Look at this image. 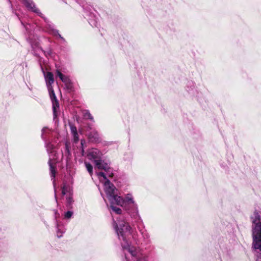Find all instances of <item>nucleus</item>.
<instances>
[{
	"mask_svg": "<svg viewBox=\"0 0 261 261\" xmlns=\"http://www.w3.org/2000/svg\"><path fill=\"white\" fill-rule=\"evenodd\" d=\"M57 76H59L60 79L65 84H68L71 81L70 79L68 76L62 74L60 71H57Z\"/></svg>",
	"mask_w": 261,
	"mask_h": 261,
	"instance_id": "nucleus-13",
	"label": "nucleus"
},
{
	"mask_svg": "<svg viewBox=\"0 0 261 261\" xmlns=\"http://www.w3.org/2000/svg\"><path fill=\"white\" fill-rule=\"evenodd\" d=\"M46 150L49 155L48 164L49 166L50 176L51 179L55 177L56 170L55 164L58 162V155L55 149V146L51 143H48L46 145Z\"/></svg>",
	"mask_w": 261,
	"mask_h": 261,
	"instance_id": "nucleus-5",
	"label": "nucleus"
},
{
	"mask_svg": "<svg viewBox=\"0 0 261 261\" xmlns=\"http://www.w3.org/2000/svg\"><path fill=\"white\" fill-rule=\"evenodd\" d=\"M94 135L95 136V138H97L98 134H97V133L96 132L95 133Z\"/></svg>",
	"mask_w": 261,
	"mask_h": 261,
	"instance_id": "nucleus-28",
	"label": "nucleus"
},
{
	"mask_svg": "<svg viewBox=\"0 0 261 261\" xmlns=\"http://www.w3.org/2000/svg\"><path fill=\"white\" fill-rule=\"evenodd\" d=\"M66 199L67 206H70L73 202L72 197L71 196H69L66 198Z\"/></svg>",
	"mask_w": 261,
	"mask_h": 261,
	"instance_id": "nucleus-19",
	"label": "nucleus"
},
{
	"mask_svg": "<svg viewBox=\"0 0 261 261\" xmlns=\"http://www.w3.org/2000/svg\"><path fill=\"white\" fill-rule=\"evenodd\" d=\"M110 204H111L110 207L113 212H114L117 214H121V213L122 212V210L121 208L114 206V205L115 204H112V203H110Z\"/></svg>",
	"mask_w": 261,
	"mask_h": 261,
	"instance_id": "nucleus-15",
	"label": "nucleus"
},
{
	"mask_svg": "<svg viewBox=\"0 0 261 261\" xmlns=\"http://www.w3.org/2000/svg\"><path fill=\"white\" fill-rule=\"evenodd\" d=\"M70 143L69 141H66L65 142V148L63 151V156H65L66 159V160L68 161L70 159L71 156V153L70 150Z\"/></svg>",
	"mask_w": 261,
	"mask_h": 261,
	"instance_id": "nucleus-11",
	"label": "nucleus"
},
{
	"mask_svg": "<svg viewBox=\"0 0 261 261\" xmlns=\"http://www.w3.org/2000/svg\"><path fill=\"white\" fill-rule=\"evenodd\" d=\"M70 130L72 134L77 133L76 128L73 125H70Z\"/></svg>",
	"mask_w": 261,
	"mask_h": 261,
	"instance_id": "nucleus-21",
	"label": "nucleus"
},
{
	"mask_svg": "<svg viewBox=\"0 0 261 261\" xmlns=\"http://www.w3.org/2000/svg\"><path fill=\"white\" fill-rule=\"evenodd\" d=\"M95 165L98 169L105 170L107 172L108 175L112 176L113 173L111 172L110 165L102 161L101 159Z\"/></svg>",
	"mask_w": 261,
	"mask_h": 261,
	"instance_id": "nucleus-9",
	"label": "nucleus"
},
{
	"mask_svg": "<svg viewBox=\"0 0 261 261\" xmlns=\"http://www.w3.org/2000/svg\"><path fill=\"white\" fill-rule=\"evenodd\" d=\"M85 165L86 166V168L90 174V175H92L93 174V167L89 163L87 162H85Z\"/></svg>",
	"mask_w": 261,
	"mask_h": 261,
	"instance_id": "nucleus-16",
	"label": "nucleus"
},
{
	"mask_svg": "<svg viewBox=\"0 0 261 261\" xmlns=\"http://www.w3.org/2000/svg\"><path fill=\"white\" fill-rule=\"evenodd\" d=\"M48 90L49 92L50 98L52 101L54 115L55 117H56L57 116V109L59 107V104L56 96L53 87H49Z\"/></svg>",
	"mask_w": 261,
	"mask_h": 261,
	"instance_id": "nucleus-8",
	"label": "nucleus"
},
{
	"mask_svg": "<svg viewBox=\"0 0 261 261\" xmlns=\"http://www.w3.org/2000/svg\"><path fill=\"white\" fill-rule=\"evenodd\" d=\"M114 204L123 207L132 218L136 220L139 223H142V220L139 214L138 205L135 202L131 194L125 195L124 198L119 196L116 197V202H114Z\"/></svg>",
	"mask_w": 261,
	"mask_h": 261,
	"instance_id": "nucleus-3",
	"label": "nucleus"
},
{
	"mask_svg": "<svg viewBox=\"0 0 261 261\" xmlns=\"http://www.w3.org/2000/svg\"><path fill=\"white\" fill-rule=\"evenodd\" d=\"M48 131V129L46 127H44L42 129L41 137L43 139L44 138V134Z\"/></svg>",
	"mask_w": 261,
	"mask_h": 261,
	"instance_id": "nucleus-23",
	"label": "nucleus"
},
{
	"mask_svg": "<svg viewBox=\"0 0 261 261\" xmlns=\"http://www.w3.org/2000/svg\"><path fill=\"white\" fill-rule=\"evenodd\" d=\"M96 174L100 181L102 182L101 178L105 180L103 184L104 191L110 203L114 204V202H116V197H118L117 189L113 184L107 179L106 174L104 172H96Z\"/></svg>",
	"mask_w": 261,
	"mask_h": 261,
	"instance_id": "nucleus-4",
	"label": "nucleus"
},
{
	"mask_svg": "<svg viewBox=\"0 0 261 261\" xmlns=\"http://www.w3.org/2000/svg\"><path fill=\"white\" fill-rule=\"evenodd\" d=\"M85 141L84 140H82L81 141V145H82V147L83 146L84 144L85 143Z\"/></svg>",
	"mask_w": 261,
	"mask_h": 261,
	"instance_id": "nucleus-27",
	"label": "nucleus"
},
{
	"mask_svg": "<svg viewBox=\"0 0 261 261\" xmlns=\"http://www.w3.org/2000/svg\"><path fill=\"white\" fill-rule=\"evenodd\" d=\"M55 216L56 219H57V218L60 216V214L58 213V212L56 210L55 211Z\"/></svg>",
	"mask_w": 261,
	"mask_h": 261,
	"instance_id": "nucleus-26",
	"label": "nucleus"
},
{
	"mask_svg": "<svg viewBox=\"0 0 261 261\" xmlns=\"http://www.w3.org/2000/svg\"><path fill=\"white\" fill-rule=\"evenodd\" d=\"M25 29H26L27 30H28L29 29V28H28L27 26H25Z\"/></svg>",
	"mask_w": 261,
	"mask_h": 261,
	"instance_id": "nucleus-30",
	"label": "nucleus"
},
{
	"mask_svg": "<svg viewBox=\"0 0 261 261\" xmlns=\"http://www.w3.org/2000/svg\"><path fill=\"white\" fill-rule=\"evenodd\" d=\"M52 33L53 35H54L55 36H57V35L59 36V37L60 38H61L62 39H64L62 37H61V36L59 34L58 31L57 30H53L52 31Z\"/></svg>",
	"mask_w": 261,
	"mask_h": 261,
	"instance_id": "nucleus-25",
	"label": "nucleus"
},
{
	"mask_svg": "<svg viewBox=\"0 0 261 261\" xmlns=\"http://www.w3.org/2000/svg\"><path fill=\"white\" fill-rule=\"evenodd\" d=\"M73 137V141L75 143H77L79 141V135L77 133L72 134Z\"/></svg>",
	"mask_w": 261,
	"mask_h": 261,
	"instance_id": "nucleus-24",
	"label": "nucleus"
},
{
	"mask_svg": "<svg viewBox=\"0 0 261 261\" xmlns=\"http://www.w3.org/2000/svg\"><path fill=\"white\" fill-rule=\"evenodd\" d=\"M102 153L97 149L92 148L88 151L87 156L88 159L96 164L102 159Z\"/></svg>",
	"mask_w": 261,
	"mask_h": 261,
	"instance_id": "nucleus-6",
	"label": "nucleus"
},
{
	"mask_svg": "<svg viewBox=\"0 0 261 261\" xmlns=\"http://www.w3.org/2000/svg\"><path fill=\"white\" fill-rule=\"evenodd\" d=\"M73 215V212L72 211H68L64 215V218L65 219H70Z\"/></svg>",
	"mask_w": 261,
	"mask_h": 261,
	"instance_id": "nucleus-20",
	"label": "nucleus"
},
{
	"mask_svg": "<svg viewBox=\"0 0 261 261\" xmlns=\"http://www.w3.org/2000/svg\"><path fill=\"white\" fill-rule=\"evenodd\" d=\"M114 226L119 240L121 242L122 249L126 261H145L144 257L140 253L139 249L132 246L129 239L132 237V228L123 219L114 222Z\"/></svg>",
	"mask_w": 261,
	"mask_h": 261,
	"instance_id": "nucleus-1",
	"label": "nucleus"
},
{
	"mask_svg": "<svg viewBox=\"0 0 261 261\" xmlns=\"http://www.w3.org/2000/svg\"><path fill=\"white\" fill-rule=\"evenodd\" d=\"M56 223H57L56 226H57V235L58 238H60L62 236V234L64 231L63 230H61V229L60 228V225L58 224L57 220H56Z\"/></svg>",
	"mask_w": 261,
	"mask_h": 261,
	"instance_id": "nucleus-17",
	"label": "nucleus"
},
{
	"mask_svg": "<svg viewBox=\"0 0 261 261\" xmlns=\"http://www.w3.org/2000/svg\"><path fill=\"white\" fill-rule=\"evenodd\" d=\"M45 80L46 84V86L47 88H49V87H52V84L54 83V75L53 73L50 72H47L45 75Z\"/></svg>",
	"mask_w": 261,
	"mask_h": 261,
	"instance_id": "nucleus-12",
	"label": "nucleus"
},
{
	"mask_svg": "<svg viewBox=\"0 0 261 261\" xmlns=\"http://www.w3.org/2000/svg\"><path fill=\"white\" fill-rule=\"evenodd\" d=\"M135 222H136L137 224V228L139 230V231L140 232L141 234H142V238L145 241H147L149 240V233L146 231V230L144 229L143 223H142L138 222L136 220H135Z\"/></svg>",
	"mask_w": 261,
	"mask_h": 261,
	"instance_id": "nucleus-10",
	"label": "nucleus"
},
{
	"mask_svg": "<svg viewBox=\"0 0 261 261\" xmlns=\"http://www.w3.org/2000/svg\"><path fill=\"white\" fill-rule=\"evenodd\" d=\"M65 85L67 89L69 90H71L72 89L73 86L71 81L68 83V84H65Z\"/></svg>",
	"mask_w": 261,
	"mask_h": 261,
	"instance_id": "nucleus-22",
	"label": "nucleus"
},
{
	"mask_svg": "<svg viewBox=\"0 0 261 261\" xmlns=\"http://www.w3.org/2000/svg\"><path fill=\"white\" fill-rule=\"evenodd\" d=\"M251 225L252 249L261 252V211L255 210L250 217Z\"/></svg>",
	"mask_w": 261,
	"mask_h": 261,
	"instance_id": "nucleus-2",
	"label": "nucleus"
},
{
	"mask_svg": "<svg viewBox=\"0 0 261 261\" xmlns=\"http://www.w3.org/2000/svg\"><path fill=\"white\" fill-rule=\"evenodd\" d=\"M84 149L82 148V155H84Z\"/></svg>",
	"mask_w": 261,
	"mask_h": 261,
	"instance_id": "nucleus-29",
	"label": "nucleus"
},
{
	"mask_svg": "<svg viewBox=\"0 0 261 261\" xmlns=\"http://www.w3.org/2000/svg\"><path fill=\"white\" fill-rule=\"evenodd\" d=\"M69 190V187H68L66 184H64L62 187V194L64 195L66 194Z\"/></svg>",
	"mask_w": 261,
	"mask_h": 261,
	"instance_id": "nucleus-18",
	"label": "nucleus"
},
{
	"mask_svg": "<svg viewBox=\"0 0 261 261\" xmlns=\"http://www.w3.org/2000/svg\"><path fill=\"white\" fill-rule=\"evenodd\" d=\"M22 3L26 7L28 10L31 11L41 17H43V14L40 12V10L36 8L35 3L33 0H22Z\"/></svg>",
	"mask_w": 261,
	"mask_h": 261,
	"instance_id": "nucleus-7",
	"label": "nucleus"
},
{
	"mask_svg": "<svg viewBox=\"0 0 261 261\" xmlns=\"http://www.w3.org/2000/svg\"><path fill=\"white\" fill-rule=\"evenodd\" d=\"M83 115L85 119H88L91 120L92 121H94V118L92 115L90 114L89 110H83Z\"/></svg>",
	"mask_w": 261,
	"mask_h": 261,
	"instance_id": "nucleus-14",
	"label": "nucleus"
}]
</instances>
